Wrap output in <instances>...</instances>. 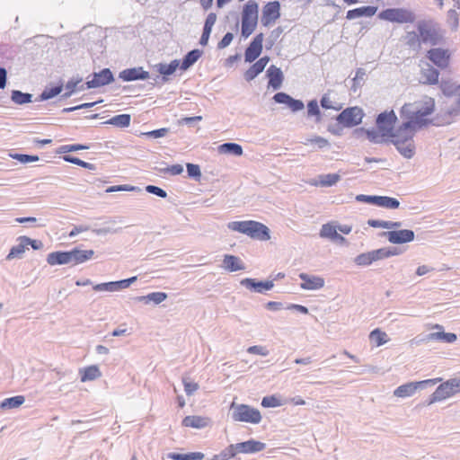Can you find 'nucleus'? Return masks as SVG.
<instances>
[{"label": "nucleus", "mask_w": 460, "mask_h": 460, "mask_svg": "<svg viewBox=\"0 0 460 460\" xmlns=\"http://www.w3.org/2000/svg\"><path fill=\"white\" fill-rule=\"evenodd\" d=\"M280 17V4L279 1L267 3L262 9L261 24L265 27L270 26L272 22Z\"/></svg>", "instance_id": "nucleus-12"}, {"label": "nucleus", "mask_w": 460, "mask_h": 460, "mask_svg": "<svg viewBox=\"0 0 460 460\" xmlns=\"http://www.w3.org/2000/svg\"><path fill=\"white\" fill-rule=\"evenodd\" d=\"M341 179L337 173L322 174L319 176L320 185L323 187H331L335 185Z\"/></svg>", "instance_id": "nucleus-46"}, {"label": "nucleus", "mask_w": 460, "mask_h": 460, "mask_svg": "<svg viewBox=\"0 0 460 460\" xmlns=\"http://www.w3.org/2000/svg\"><path fill=\"white\" fill-rule=\"evenodd\" d=\"M95 291L114 292L117 290L116 281L96 284L93 288Z\"/></svg>", "instance_id": "nucleus-59"}, {"label": "nucleus", "mask_w": 460, "mask_h": 460, "mask_svg": "<svg viewBox=\"0 0 460 460\" xmlns=\"http://www.w3.org/2000/svg\"><path fill=\"white\" fill-rule=\"evenodd\" d=\"M440 89L442 93L448 97L456 96V100L447 109L442 119L434 123L436 126L450 124L454 117L460 115V84H456L450 80L442 79L440 82Z\"/></svg>", "instance_id": "nucleus-3"}, {"label": "nucleus", "mask_w": 460, "mask_h": 460, "mask_svg": "<svg viewBox=\"0 0 460 460\" xmlns=\"http://www.w3.org/2000/svg\"><path fill=\"white\" fill-rule=\"evenodd\" d=\"M33 95L29 93H22L19 90H13L11 93V100L19 105L26 104L32 102Z\"/></svg>", "instance_id": "nucleus-41"}, {"label": "nucleus", "mask_w": 460, "mask_h": 460, "mask_svg": "<svg viewBox=\"0 0 460 460\" xmlns=\"http://www.w3.org/2000/svg\"><path fill=\"white\" fill-rule=\"evenodd\" d=\"M354 262L358 266H369L374 262L371 251L363 252L354 258Z\"/></svg>", "instance_id": "nucleus-52"}, {"label": "nucleus", "mask_w": 460, "mask_h": 460, "mask_svg": "<svg viewBox=\"0 0 460 460\" xmlns=\"http://www.w3.org/2000/svg\"><path fill=\"white\" fill-rule=\"evenodd\" d=\"M179 60L174 59L170 64L159 63L155 65V67L157 72L163 75L162 80L164 82H166V76L172 75L179 67Z\"/></svg>", "instance_id": "nucleus-33"}, {"label": "nucleus", "mask_w": 460, "mask_h": 460, "mask_svg": "<svg viewBox=\"0 0 460 460\" xmlns=\"http://www.w3.org/2000/svg\"><path fill=\"white\" fill-rule=\"evenodd\" d=\"M427 58L437 66L446 68L449 64L450 52L448 49L434 48L428 51Z\"/></svg>", "instance_id": "nucleus-14"}, {"label": "nucleus", "mask_w": 460, "mask_h": 460, "mask_svg": "<svg viewBox=\"0 0 460 460\" xmlns=\"http://www.w3.org/2000/svg\"><path fill=\"white\" fill-rule=\"evenodd\" d=\"M116 191H137L141 192L142 190L137 186H131V185H114L111 186L106 190V192H116Z\"/></svg>", "instance_id": "nucleus-55"}, {"label": "nucleus", "mask_w": 460, "mask_h": 460, "mask_svg": "<svg viewBox=\"0 0 460 460\" xmlns=\"http://www.w3.org/2000/svg\"><path fill=\"white\" fill-rule=\"evenodd\" d=\"M270 61V58L268 56H264L257 60L254 64H252L249 69H247L243 75L244 79L247 82H251L256 76H258L261 73L263 72L266 66Z\"/></svg>", "instance_id": "nucleus-21"}, {"label": "nucleus", "mask_w": 460, "mask_h": 460, "mask_svg": "<svg viewBox=\"0 0 460 460\" xmlns=\"http://www.w3.org/2000/svg\"><path fill=\"white\" fill-rule=\"evenodd\" d=\"M453 395V392L451 391V389L449 390V387H447V385H446V383L444 382L437 387L435 392L430 395L429 400L426 402V404L431 405L434 402L443 401Z\"/></svg>", "instance_id": "nucleus-26"}, {"label": "nucleus", "mask_w": 460, "mask_h": 460, "mask_svg": "<svg viewBox=\"0 0 460 460\" xmlns=\"http://www.w3.org/2000/svg\"><path fill=\"white\" fill-rule=\"evenodd\" d=\"M217 149L220 154H229L235 156H241L243 153L242 146L233 142L224 143Z\"/></svg>", "instance_id": "nucleus-34"}, {"label": "nucleus", "mask_w": 460, "mask_h": 460, "mask_svg": "<svg viewBox=\"0 0 460 460\" xmlns=\"http://www.w3.org/2000/svg\"><path fill=\"white\" fill-rule=\"evenodd\" d=\"M130 120L131 116L129 114H119L111 118L104 123L113 125L118 128H127L129 126Z\"/></svg>", "instance_id": "nucleus-39"}, {"label": "nucleus", "mask_w": 460, "mask_h": 460, "mask_svg": "<svg viewBox=\"0 0 460 460\" xmlns=\"http://www.w3.org/2000/svg\"><path fill=\"white\" fill-rule=\"evenodd\" d=\"M13 158L16 159L22 164H28L32 162H37L40 160L38 155H31L25 154H15L13 155Z\"/></svg>", "instance_id": "nucleus-62"}, {"label": "nucleus", "mask_w": 460, "mask_h": 460, "mask_svg": "<svg viewBox=\"0 0 460 460\" xmlns=\"http://www.w3.org/2000/svg\"><path fill=\"white\" fill-rule=\"evenodd\" d=\"M375 205L389 209H396L400 206V201L395 198L388 196H376Z\"/></svg>", "instance_id": "nucleus-36"}, {"label": "nucleus", "mask_w": 460, "mask_h": 460, "mask_svg": "<svg viewBox=\"0 0 460 460\" xmlns=\"http://www.w3.org/2000/svg\"><path fill=\"white\" fill-rule=\"evenodd\" d=\"M307 115L308 117H315V121H321V111L316 100H311L307 103Z\"/></svg>", "instance_id": "nucleus-51"}, {"label": "nucleus", "mask_w": 460, "mask_h": 460, "mask_svg": "<svg viewBox=\"0 0 460 460\" xmlns=\"http://www.w3.org/2000/svg\"><path fill=\"white\" fill-rule=\"evenodd\" d=\"M119 77L125 82L135 80H146L150 77L147 71L144 70L142 66L127 68L119 72Z\"/></svg>", "instance_id": "nucleus-19"}, {"label": "nucleus", "mask_w": 460, "mask_h": 460, "mask_svg": "<svg viewBox=\"0 0 460 460\" xmlns=\"http://www.w3.org/2000/svg\"><path fill=\"white\" fill-rule=\"evenodd\" d=\"M337 233V227L332 226L331 224H324L321 228L320 236L332 240L335 234Z\"/></svg>", "instance_id": "nucleus-54"}, {"label": "nucleus", "mask_w": 460, "mask_h": 460, "mask_svg": "<svg viewBox=\"0 0 460 460\" xmlns=\"http://www.w3.org/2000/svg\"><path fill=\"white\" fill-rule=\"evenodd\" d=\"M223 265L224 268L230 272L243 270L245 269L240 258L232 254H226L224 256Z\"/></svg>", "instance_id": "nucleus-30"}, {"label": "nucleus", "mask_w": 460, "mask_h": 460, "mask_svg": "<svg viewBox=\"0 0 460 460\" xmlns=\"http://www.w3.org/2000/svg\"><path fill=\"white\" fill-rule=\"evenodd\" d=\"M167 294L164 292H152L146 296H137L136 297V300L139 302H144L146 304L153 302L154 304L158 305L164 302L167 298Z\"/></svg>", "instance_id": "nucleus-37"}, {"label": "nucleus", "mask_w": 460, "mask_h": 460, "mask_svg": "<svg viewBox=\"0 0 460 460\" xmlns=\"http://www.w3.org/2000/svg\"><path fill=\"white\" fill-rule=\"evenodd\" d=\"M395 146L397 151L405 158H411L415 154V146L413 139H408L407 141L402 140H391Z\"/></svg>", "instance_id": "nucleus-25"}, {"label": "nucleus", "mask_w": 460, "mask_h": 460, "mask_svg": "<svg viewBox=\"0 0 460 460\" xmlns=\"http://www.w3.org/2000/svg\"><path fill=\"white\" fill-rule=\"evenodd\" d=\"M227 227L254 240L268 241L270 238L269 227L258 221H232L228 223Z\"/></svg>", "instance_id": "nucleus-2"}, {"label": "nucleus", "mask_w": 460, "mask_h": 460, "mask_svg": "<svg viewBox=\"0 0 460 460\" xmlns=\"http://www.w3.org/2000/svg\"><path fill=\"white\" fill-rule=\"evenodd\" d=\"M63 159H64V161H66L67 163H71V164H76L78 166H81V167L88 169V170L93 171V170L96 169L95 164L84 162V161H83V160H81V159H79L78 157H75V156L66 155L63 156Z\"/></svg>", "instance_id": "nucleus-47"}, {"label": "nucleus", "mask_w": 460, "mask_h": 460, "mask_svg": "<svg viewBox=\"0 0 460 460\" xmlns=\"http://www.w3.org/2000/svg\"><path fill=\"white\" fill-rule=\"evenodd\" d=\"M94 252L93 250H80L75 248L70 251L71 263L73 265L85 262L93 258Z\"/></svg>", "instance_id": "nucleus-29"}, {"label": "nucleus", "mask_w": 460, "mask_h": 460, "mask_svg": "<svg viewBox=\"0 0 460 460\" xmlns=\"http://www.w3.org/2000/svg\"><path fill=\"white\" fill-rule=\"evenodd\" d=\"M387 334L379 329L373 330L369 334L371 341L375 342L376 346H381L387 341Z\"/></svg>", "instance_id": "nucleus-48"}, {"label": "nucleus", "mask_w": 460, "mask_h": 460, "mask_svg": "<svg viewBox=\"0 0 460 460\" xmlns=\"http://www.w3.org/2000/svg\"><path fill=\"white\" fill-rule=\"evenodd\" d=\"M160 173H169L171 175H179L183 172V166L181 164H172L171 166H167L165 168H161L158 170Z\"/></svg>", "instance_id": "nucleus-60"}, {"label": "nucleus", "mask_w": 460, "mask_h": 460, "mask_svg": "<svg viewBox=\"0 0 460 460\" xmlns=\"http://www.w3.org/2000/svg\"><path fill=\"white\" fill-rule=\"evenodd\" d=\"M266 75L269 78V87H272L274 90H278L281 87L284 80V75L279 67L271 65L268 68Z\"/></svg>", "instance_id": "nucleus-23"}, {"label": "nucleus", "mask_w": 460, "mask_h": 460, "mask_svg": "<svg viewBox=\"0 0 460 460\" xmlns=\"http://www.w3.org/2000/svg\"><path fill=\"white\" fill-rule=\"evenodd\" d=\"M247 352L250 354L261 355L266 357L269 355V350L261 345H253L247 349Z\"/></svg>", "instance_id": "nucleus-64"}, {"label": "nucleus", "mask_w": 460, "mask_h": 460, "mask_svg": "<svg viewBox=\"0 0 460 460\" xmlns=\"http://www.w3.org/2000/svg\"><path fill=\"white\" fill-rule=\"evenodd\" d=\"M272 99L277 103L286 104L293 112H297L305 108V104L301 100L294 99L284 92L275 93Z\"/></svg>", "instance_id": "nucleus-17"}, {"label": "nucleus", "mask_w": 460, "mask_h": 460, "mask_svg": "<svg viewBox=\"0 0 460 460\" xmlns=\"http://www.w3.org/2000/svg\"><path fill=\"white\" fill-rule=\"evenodd\" d=\"M259 4L254 0H249L242 12V36L248 38L255 30L258 22Z\"/></svg>", "instance_id": "nucleus-6"}, {"label": "nucleus", "mask_w": 460, "mask_h": 460, "mask_svg": "<svg viewBox=\"0 0 460 460\" xmlns=\"http://www.w3.org/2000/svg\"><path fill=\"white\" fill-rule=\"evenodd\" d=\"M187 173L190 178H192L194 180H199L201 177V171L198 164H187Z\"/></svg>", "instance_id": "nucleus-58"}, {"label": "nucleus", "mask_w": 460, "mask_h": 460, "mask_svg": "<svg viewBox=\"0 0 460 460\" xmlns=\"http://www.w3.org/2000/svg\"><path fill=\"white\" fill-rule=\"evenodd\" d=\"M438 379H427L419 382H409L404 385L398 386L394 394L397 397L405 398L411 396L417 390H423L428 386H432L437 384Z\"/></svg>", "instance_id": "nucleus-8"}, {"label": "nucleus", "mask_w": 460, "mask_h": 460, "mask_svg": "<svg viewBox=\"0 0 460 460\" xmlns=\"http://www.w3.org/2000/svg\"><path fill=\"white\" fill-rule=\"evenodd\" d=\"M281 401L275 395L265 396L261 400V406L265 408H273L281 406Z\"/></svg>", "instance_id": "nucleus-56"}, {"label": "nucleus", "mask_w": 460, "mask_h": 460, "mask_svg": "<svg viewBox=\"0 0 460 460\" xmlns=\"http://www.w3.org/2000/svg\"><path fill=\"white\" fill-rule=\"evenodd\" d=\"M70 251H58L48 254L47 262L49 265H63L71 263Z\"/></svg>", "instance_id": "nucleus-27"}, {"label": "nucleus", "mask_w": 460, "mask_h": 460, "mask_svg": "<svg viewBox=\"0 0 460 460\" xmlns=\"http://www.w3.org/2000/svg\"><path fill=\"white\" fill-rule=\"evenodd\" d=\"M116 220H111L108 222L107 226H103L102 228L93 229V232L97 235H104L107 234H117L121 231V227H116Z\"/></svg>", "instance_id": "nucleus-45"}, {"label": "nucleus", "mask_w": 460, "mask_h": 460, "mask_svg": "<svg viewBox=\"0 0 460 460\" xmlns=\"http://www.w3.org/2000/svg\"><path fill=\"white\" fill-rule=\"evenodd\" d=\"M439 72L429 64L421 67L420 82L425 84H436L438 83Z\"/></svg>", "instance_id": "nucleus-24"}, {"label": "nucleus", "mask_w": 460, "mask_h": 460, "mask_svg": "<svg viewBox=\"0 0 460 460\" xmlns=\"http://www.w3.org/2000/svg\"><path fill=\"white\" fill-rule=\"evenodd\" d=\"M432 329H436L438 332L428 333L421 339L422 341H441L446 343H454L457 340L456 333L445 332L443 326L440 324L433 325Z\"/></svg>", "instance_id": "nucleus-15"}, {"label": "nucleus", "mask_w": 460, "mask_h": 460, "mask_svg": "<svg viewBox=\"0 0 460 460\" xmlns=\"http://www.w3.org/2000/svg\"><path fill=\"white\" fill-rule=\"evenodd\" d=\"M101 376V371L97 366H90L81 370L82 382L95 380Z\"/></svg>", "instance_id": "nucleus-38"}, {"label": "nucleus", "mask_w": 460, "mask_h": 460, "mask_svg": "<svg viewBox=\"0 0 460 460\" xmlns=\"http://www.w3.org/2000/svg\"><path fill=\"white\" fill-rule=\"evenodd\" d=\"M236 453L253 454L262 451L265 448V444L254 439H250L244 442L234 444Z\"/></svg>", "instance_id": "nucleus-20"}, {"label": "nucleus", "mask_w": 460, "mask_h": 460, "mask_svg": "<svg viewBox=\"0 0 460 460\" xmlns=\"http://www.w3.org/2000/svg\"><path fill=\"white\" fill-rule=\"evenodd\" d=\"M366 135L367 139L375 144H381L385 141V137L387 136H383V132H380L379 129H367Z\"/></svg>", "instance_id": "nucleus-49"}, {"label": "nucleus", "mask_w": 460, "mask_h": 460, "mask_svg": "<svg viewBox=\"0 0 460 460\" xmlns=\"http://www.w3.org/2000/svg\"><path fill=\"white\" fill-rule=\"evenodd\" d=\"M92 80L86 82V88H97L113 82L114 76L110 68H103L99 73H93Z\"/></svg>", "instance_id": "nucleus-16"}, {"label": "nucleus", "mask_w": 460, "mask_h": 460, "mask_svg": "<svg viewBox=\"0 0 460 460\" xmlns=\"http://www.w3.org/2000/svg\"><path fill=\"white\" fill-rule=\"evenodd\" d=\"M380 20L397 23H412L416 20L415 13L405 8H387L378 13Z\"/></svg>", "instance_id": "nucleus-7"}, {"label": "nucleus", "mask_w": 460, "mask_h": 460, "mask_svg": "<svg viewBox=\"0 0 460 460\" xmlns=\"http://www.w3.org/2000/svg\"><path fill=\"white\" fill-rule=\"evenodd\" d=\"M299 278L303 281L300 285L303 289L316 290L324 286V279L321 277L300 273Z\"/></svg>", "instance_id": "nucleus-22"}, {"label": "nucleus", "mask_w": 460, "mask_h": 460, "mask_svg": "<svg viewBox=\"0 0 460 460\" xmlns=\"http://www.w3.org/2000/svg\"><path fill=\"white\" fill-rule=\"evenodd\" d=\"M19 243L11 248L8 255L6 256V260L11 261L14 258H22V254L25 252L27 249L26 244L22 242V236L18 238Z\"/></svg>", "instance_id": "nucleus-44"}, {"label": "nucleus", "mask_w": 460, "mask_h": 460, "mask_svg": "<svg viewBox=\"0 0 460 460\" xmlns=\"http://www.w3.org/2000/svg\"><path fill=\"white\" fill-rule=\"evenodd\" d=\"M364 112L359 107H349L343 110L336 118L337 121L347 128L357 126L362 122Z\"/></svg>", "instance_id": "nucleus-9"}, {"label": "nucleus", "mask_w": 460, "mask_h": 460, "mask_svg": "<svg viewBox=\"0 0 460 460\" xmlns=\"http://www.w3.org/2000/svg\"><path fill=\"white\" fill-rule=\"evenodd\" d=\"M263 37V33H259L251 41L244 52L245 62L252 63L260 57L262 51Z\"/></svg>", "instance_id": "nucleus-13"}, {"label": "nucleus", "mask_w": 460, "mask_h": 460, "mask_svg": "<svg viewBox=\"0 0 460 460\" xmlns=\"http://www.w3.org/2000/svg\"><path fill=\"white\" fill-rule=\"evenodd\" d=\"M182 384L184 385V391L188 396L192 395L199 388V384L191 381L189 376L182 377Z\"/></svg>", "instance_id": "nucleus-53"}, {"label": "nucleus", "mask_w": 460, "mask_h": 460, "mask_svg": "<svg viewBox=\"0 0 460 460\" xmlns=\"http://www.w3.org/2000/svg\"><path fill=\"white\" fill-rule=\"evenodd\" d=\"M234 444H232L228 446L226 448H225L221 453L219 454L220 460H228L230 458H233L236 456V449L234 448Z\"/></svg>", "instance_id": "nucleus-63"}, {"label": "nucleus", "mask_w": 460, "mask_h": 460, "mask_svg": "<svg viewBox=\"0 0 460 460\" xmlns=\"http://www.w3.org/2000/svg\"><path fill=\"white\" fill-rule=\"evenodd\" d=\"M397 120V117L394 111H384L380 113L376 118V127L380 132H383V136L391 135L394 128V124Z\"/></svg>", "instance_id": "nucleus-11"}, {"label": "nucleus", "mask_w": 460, "mask_h": 460, "mask_svg": "<svg viewBox=\"0 0 460 460\" xmlns=\"http://www.w3.org/2000/svg\"><path fill=\"white\" fill-rule=\"evenodd\" d=\"M25 402L22 395H16L4 399L0 402L1 409H14L20 407Z\"/></svg>", "instance_id": "nucleus-42"}, {"label": "nucleus", "mask_w": 460, "mask_h": 460, "mask_svg": "<svg viewBox=\"0 0 460 460\" xmlns=\"http://www.w3.org/2000/svg\"><path fill=\"white\" fill-rule=\"evenodd\" d=\"M83 81L82 77H76L70 79L66 84V92L61 96L64 99L69 98L76 91V87Z\"/></svg>", "instance_id": "nucleus-50"}, {"label": "nucleus", "mask_w": 460, "mask_h": 460, "mask_svg": "<svg viewBox=\"0 0 460 460\" xmlns=\"http://www.w3.org/2000/svg\"><path fill=\"white\" fill-rule=\"evenodd\" d=\"M379 235L381 237L387 238V240L394 244H402L411 243L415 238L414 232L410 229L391 230L387 232H382Z\"/></svg>", "instance_id": "nucleus-10"}, {"label": "nucleus", "mask_w": 460, "mask_h": 460, "mask_svg": "<svg viewBox=\"0 0 460 460\" xmlns=\"http://www.w3.org/2000/svg\"><path fill=\"white\" fill-rule=\"evenodd\" d=\"M145 190L146 192L154 194L159 198L165 199L167 197V192L164 189L155 185H146Z\"/></svg>", "instance_id": "nucleus-61"}, {"label": "nucleus", "mask_w": 460, "mask_h": 460, "mask_svg": "<svg viewBox=\"0 0 460 460\" xmlns=\"http://www.w3.org/2000/svg\"><path fill=\"white\" fill-rule=\"evenodd\" d=\"M63 90V85L58 84L50 88L46 87L41 93L39 95L38 99L36 101L38 102H43L49 100L51 98L56 97Z\"/></svg>", "instance_id": "nucleus-43"}, {"label": "nucleus", "mask_w": 460, "mask_h": 460, "mask_svg": "<svg viewBox=\"0 0 460 460\" xmlns=\"http://www.w3.org/2000/svg\"><path fill=\"white\" fill-rule=\"evenodd\" d=\"M417 30L423 44L436 46L443 41L444 34L438 23L433 21L421 20L417 23Z\"/></svg>", "instance_id": "nucleus-5"}, {"label": "nucleus", "mask_w": 460, "mask_h": 460, "mask_svg": "<svg viewBox=\"0 0 460 460\" xmlns=\"http://www.w3.org/2000/svg\"><path fill=\"white\" fill-rule=\"evenodd\" d=\"M377 11L376 6H361L355 9L349 10L346 14L348 20H354L359 17H371L376 14Z\"/></svg>", "instance_id": "nucleus-28"}, {"label": "nucleus", "mask_w": 460, "mask_h": 460, "mask_svg": "<svg viewBox=\"0 0 460 460\" xmlns=\"http://www.w3.org/2000/svg\"><path fill=\"white\" fill-rule=\"evenodd\" d=\"M209 419L201 416L190 415L182 420L184 427H190L194 429H203L208 425Z\"/></svg>", "instance_id": "nucleus-31"}, {"label": "nucleus", "mask_w": 460, "mask_h": 460, "mask_svg": "<svg viewBox=\"0 0 460 460\" xmlns=\"http://www.w3.org/2000/svg\"><path fill=\"white\" fill-rule=\"evenodd\" d=\"M203 51L198 49L189 51L182 58L180 68L183 71L192 66L201 57Z\"/></svg>", "instance_id": "nucleus-32"}, {"label": "nucleus", "mask_w": 460, "mask_h": 460, "mask_svg": "<svg viewBox=\"0 0 460 460\" xmlns=\"http://www.w3.org/2000/svg\"><path fill=\"white\" fill-rule=\"evenodd\" d=\"M168 458L172 460H203L205 456L201 452H191L188 454L169 453Z\"/></svg>", "instance_id": "nucleus-40"}, {"label": "nucleus", "mask_w": 460, "mask_h": 460, "mask_svg": "<svg viewBox=\"0 0 460 460\" xmlns=\"http://www.w3.org/2000/svg\"><path fill=\"white\" fill-rule=\"evenodd\" d=\"M447 22L452 30H456L458 27V13L456 10L450 9L447 14Z\"/></svg>", "instance_id": "nucleus-57"}, {"label": "nucleus", "mask_w": 460, "mask_h": 460, "mask_svg": "<svg viewBox=\"0 0 460 460\" xmlns=\"http://www.w3.org/2000/svg\"><path fill=\"white\" fill-rule=\"evenodd\" d=\"M240 283L247 289L261 294H262L264 291L272 289L274 287L273 280L261 281L250 278L242 279Z\"/></svg>", "instance_id": "nucleus-18"}, {"label": "nucleus", "mask_w": 460, "mask_h": 460, "mask_svg": "<svg viewBox=\"0 0 460 460\" xmlns=\"http://www.w3.org/2000/svg\"><path fill=\"white\" fill-rule=\"evenodd\" d=\"M405 44L413 51L418 52L421 48V40L420 33L416 31H408L404 36Z\"/></svg>", "instance_id": "nucleus-35"}, {"label": "nucleus", "mask_w": 460, "mask_h": 460, "mask_svg": "<svg viewBox=\"0 0 460 460\" xmlns=\"http://www.w3.org/2000/svg\"><path fill=\"white\" fill-rule=\"evenodd\" d=\"M435 110V101L431 97H425L421 101H417L411 103H405L401 109V117L405 119L404 121L397 129H393L388 137L391 140H402L413 139L416 128H422L428 124L437 123L433 119H426L425 117L433 113Z\"/></svg>", "instance_id": "nucleus-1"}, {"label": "nucleus", "mask_w": 460, "mask_h": 460, "mask_svg": "<svg viewBox=\"0 0 460 460\" xmlns=\"http://www.w3.org/2000/svg\"><path fill=\"white\" fill-rule=\"evenodd\" d=\"M231 419L234 421L258 424L261 421V411L248 404L233 402L229 409Z\"/></svg>", "instance_id": "nucleus-4"}]
</instances>
